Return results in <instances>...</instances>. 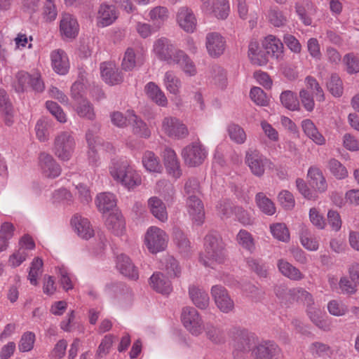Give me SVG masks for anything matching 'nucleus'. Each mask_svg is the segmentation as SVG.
I'll return each instance as SVG.
<instances>
[{
	"mask_svg": "<svg viewBox=\"0 0 359 359\" xmlns=\"http://www.w3.org/2000/svg\"><path fill=\"white\" fill-rule=\"evenodd\" d=\"M288 293L294 301L302 302L306 306L307 316L317 327L325 332L331 330V323L325 318V313L320 308L315 304L311 293L300 287L292 288Z\"/></svg>",
	"mask_w": 359,
	"mask_h": 359,
	"instance_id": "nucleus-1",
	"label": "nucleus"
},
{
	"mask_svg": "<svg viewBox=\"0 0 359 359\" xmlns=\"http://www.w3.org/2000/svg\"><path fill=\"white\" fill-rule=\"evenodd\" d=\"M109 172L115 181L128 190L133 189L142 184L140 172L125 158L112 161Z\"/></svg>",
	"mask_w": 359,
	"mask_h": 359,
	"instance_id": "nucleus-2",
	"label": "nucleus"
},
{
	"mask_svg": "<svg viewBox=\"0 0 359 359\" xmlns=\"http://www.w3.org/2000/svg\"><path fill=\"white\" fill-rule=\"evenodd\" d=\"M224 243L216 233H209L204 238V252L200 256V262L205 266L214 268L225 260Z\"/></svg>",
	"mask_w": 359,
	"mask_h": 359,
	"instance_id": "nucleus-3",
	"label": "nucleus"
},
{
	"mask_svg": "<svg viewBox=\"0 0 359 359\" xmlns=\"http://www.w3.org/2000/svg\"><path fill=\"white\" fill-rule=\"evenodd\" d=\"M75 145L73 133L61 131L57 133L54 140V154L60 160L68 161L74 151Z\"/></svg>",
	"mask_w": 359,
	"mask_h": 359,
	"instance_id": "nucleus-4",
	"label": "nucleus"
},
{
	"mask_svg": "<svg viewBox=\"0 0 359 359\" xmlns=\"http://www.w3.org/2000/svg\"><path fill=\"white\" fill-rule=\"evenodd\" d=\"M181 154L187 165L196 167L205 161L208 156V151L200 142H195L187 145Z\"/></svg>",
	"mask_w": 359,
	"mask_h": 359,
	"instance_id": "nucleus-5",
	"label": "nucleus"
},
{
	"mask_svg": "<svg viewBox=\"0 0 359 359\" xmlns=\"http://www.w3.org/2000/svg\"><path fill=\"white\" fill-rule=\"evenodd\" d=\"M168 241L166 233L157 226H150L145 234V245L153 254L163 251L167 247Z\"/></svg>",
	"mask_w": 359,
	"mask_h": 359,
	"instance_id": "nucleus-6",
	"label": "nucleus"
},
{
	"mask_svg": "<svg viewBox=\"0 0 359 359\" xmlns=\"http://www.w3.org/2000/svg\"><path fill=\"white\" fill-rule=\"evenodd\" d=\"M181 318L183 325L191 334L198 336L202 333L204 329L203 320L194 308H184Z\"/></svg>",
	"mask_w": 359,
	"mask_h": 359,
	"instance_id": "nucleus-7",
	"label": "nucleus"
},
{
	"mask_svg": "<svg viewBox=\"0 0 359 359\" xmlns=\"http://www.w3.org/2000/svg\"><path fill=\"white\" fill-rule=\"evenodd\" d=\"M162 130L170 137L184 139L189 135V130L185 124L175 117H165L162 121Z\"/></svg>",
	"mask_w": 359,
	"mask_h": 359,
	"instance_id": "nucleus-8",
	"label": "nucleus"
},
{
	"mask_svg": "<svg viewBox=\"0 0 359 359\" xmlns=\"http://www.w3.org/2000/svg\"><path fill=\"white\" fill-rule=\"evenodd\" d=\"M59 31L63 39H74L78 36L79 32V25L76 18L70 13H62Z\"/></svg>",
	"mask_w": 359,
	"mask_h": 359,
	"instance_id": "nucleus-9",
	"label": "nucleus"
},
{
	"mask_svg": "<svg viewBox=\"0 0 359 359\" xmlns=\"http://www.w3.org/2000/svg\"><path fill=\"white\" fill-rule=\"evenodd\" d=\"M178 50L175 48L170 40L164 37L157 39L154 43V52L156 55L159 60L169 65H173Z\"/></svg>",
	"mask_w": 359,
	"mask_h": 359,
	"instance_id": "nucleus-10",
	"label": "nucleus"
},
{
	"mask_svg": "<svg viewBox=\"0 0 359 359\" xmlns=\"http://www.w3.org/2000/svg\"><path fill=\"white\" fill-rule=\"evenodd\" d=\"M225 38L219 32H209L205 36V47L208 55L214 58L220 57L225 51Z\"/></svg>",
	"mask_w": 359,
	"mask_h": 359,
	"instance_id": "nucleus-11",
	"label": "nucleus"
},
{
	"mask_svg": "<svg viewBox=\"0 0 359 359\" xmlns=\"http://www.w3.org/2000/svg\"><path fill=\"white\" fill-rule=\"evenodd\" d=\"M245 161L252 173L257 177L264 175L266 165L269 162V160L256 149H249L246 152Z\"/></svg>",
	"mask_w": 359,
	"mask_h": 359,
	"instance_id": "nucleus-12",
	"label": "nucleus"
},
{
	"mask_svg": "<svg viewBox=\"0 0 359 359\" xmlns=\"http://www.w3.org/2000/svg\"><path fill=\"white\" fill-rule=\"evenodd\" d=\"M39 165L42 175L46 178L54 179L61 174L60 165L49 154L42 152L39 154Z\"/></svg>",
	"mask_w": 359,
	"mask_h": 359,
	"instance_id": "nucleus-13",
	"label": "nucleus"
},
{
	"mask_svg": "<svg viewBox=\"0 0 359 359\" xmlns=\"http://www.w3.org/2000/svg\"><path fill=\"white\" fill-rule=\"evenodd\" d=\"M211 294L217 308L223 313H228L234 309V302L227 290L222 285H214L211 288Z\"/></svg>",
	"mask_w": 359,
	"mask_h": 359,
	"instance_id": "nucleus-14",
	"label": "nucleus"
},
{
	"mask_svg": "<svg viewBox=\"0 0 359 359\" xmlns=\"http://www.w3.org/2000/svg\"><path fill=\"white\" fill-rule=\"evenodd\" d=\"M103 81L110 85L120 84L123 81V74L114 62H104L100 66Z\"/></svg>",
	"mask_w": 359,
	"mask_h": 359,
	"instance_id": "nucleus-15",
	"label": "nucleus"
},
{
	"mask_svg": "<svg viewBox=\"0 0 359 359\" xmlns=\"http://www.w3.org/2000/svg\"><path fill=\"white\" fill-rule=\"evenodd\" d=\"M255 359H281L280 348L273 341H266L256 346L252 351Z\"/></svg>",
	"mask_w": 359,
	"mask_h": 359,
	"instance_id": "nucleus-16",
	"label": "nucleus"
},
{
	"mask_svg": "<svg viewBox=\"0 0 359 359\" xmlns=\"http://www.w3.org/2000/svg\"><path fill=\"white\" fill-rule=\"evenodd\" d=\"M200 196L187 197V207L194 224L201 226L205 219L204 208Z\"/></svg>",
	"mask_w": 359,
	"mask_h": 359,
	"instance_id": "nucleus-17",
	"label": "nucleus"
},
{
	"mask_svg": "<svg viewBox=\"0 0 359 359\" xmlns=\"http://www.w3.org/2000/svg\"><path fill=\"white\" fill-rule=\"evenodd\" d=\"M50 61L53 69L60 75H65L69 69V61L65 50L56 49L50 53Z\"/></svg>",
	"mask_w": 359,
	"mask_h": 359,
	"instance_id": "nucleus-18",
	"label": "nucleus"
},
{
	"mask_svg": "<svg viewBox=\"0 0 359 359\" xmlns=\"http://www.w3.org/2000/svg\"><path fill=\"white\" fill-rule=\"evenodd\" d=\"M164 164L170 175L177 179L182 175L180 161L175 151L169 147H165L163 151Z\"/></svg>",
	"mask_w": 359,
	"mask_h": 359,
	"instance_id": "nucleus-19",
	"label": "nucleus"
},
{
	"mask_svg": "<svg viewBox=\"0 0 359 359\" xmlns=\"http://www.w3.org/2000/svg\"><path fill=\"white\" fill-rule=\"evenodd\" d=\"M177 22L185 32L192 33L196 27V19L192 11L187 7H181L177 13Z\"/></svg>",
	"mask_w": 359,
	"mask_h": 359,
	"instance_id": "nucleus-20",
	"label": "nucleus"
},
{
	"mask_svg": "<svg viewBox=\"0 0 359 359\" xmlns=\"http://www.w3.org/2000/svg\"><path fill=\"white\" fill-rule=\"evenodd\" d=\"M71 224L79 236L88 240L94 236V230L87 218L76 215L71 219Z\"/></svg>",
	"mask_w": 359,
	"mask_h": 359,
	"instance_id": "nucleus-21",
	"label": "nucleus"
},
{
	"mask_svg": "<svg viewBox=\"0 0 359 359\" xmlns=\"http://www.w3.org/2000/svg\"><path fill=\"white\" fill-rule=\"evenodd\" d=\"M262 45L266 54L272 58L277 60L283 58V44L279 39L273 35H269L264 39Z\"/></svg>",
	"mask_w": 359,
	"mask_h": 359,
	"instance_id": "nucleus-22",
	"label": "nucleus"
},
{
	"mask_svg": "<svg viewBox=\"0 0 359 359\" xmlns=\"http://www.w3.org/2000/svg\"><path fill=\"white\" fill-rule=\"evenodd\" d=\"M116 268L123 276L137 280L139 278V273L137 268L132 263L130 259L125 255H120L116 258Z\"/></svg>",
	"mask_w": 359,
	"mask_h": 359,
	"instance_id": "nucleus-23",
	"label": "nucleus"
},
{
	"mask_svg": "<svg viewBox=\"0 0 359 359\" xmlns=\"http://www.w3.org/2000/svg\"><path fill=\"white\" fill-rule=\"evenodd\" d=\"M147 205L151 215L161 222L168 220V215L165 203L157 196H152L147 201Z\"/></svg>",
	"mask_w": 359,
	"mask_h": 359,
	"instance_id": "nucleus-24",
	"label": "nucleus"
},
{
	"mask_svg": "<svg viewBox=\"0 0 359 359\" xmlns=\"http://www.w3.org/2000/svg\"><path fill=\"white\" fill-rule=\"evenodd\" d=\"M118 18V12L114 6L102 4L97 12V22L102 27L111 25Z\"/></svg>",
	"mask_w": 359,
	"mask_h": 359,
	"instance_id": "nucleus-25",
	"label": "nucleus"
},
{
	"mask_svg": "<svg viewBox=\"0 0 359 359\" xmlns=\"http://www.w3.org/2000/svg\"><path fill=\"white\" fill-rule=\"evenodd\" d=\"M144 92L151 100L160 107L168 105V99L164 92L154 82L150 81L144 86Z\"/></svg>",
	"mask_w": 359,
	"mask_h": 359,
	"instance_id": "nucleus-26",
	"label": "nucleus"
},
{
	"mask_svg": "<svg viewBox=\"0 0 359 359\" xmlns=\"http://www.w3.org/2000/svg\"><path fill=\"white\" fill-rule=\"evenodd\" d=\"M0 111L7 126H11L14 122V111L7 93L0 89Z\"/></svg>",
	"mask_w": 359,
	"mask_h": 359,
	"instance_id": "nucleus-27",
	"label": "nucleus"
},
{
	"mask_svg": "<svg viewBox=\"0 0 359 359\" xmlns=\"http://www.w3.org/2000/svg\"><path fill=\"white\" fill-rule=\"evenodd\" d=\"M150 285L157 292L168 294L172 291L170 280L161 272L154 273L150 278Z\"/></svg>",
	"mask_w": 359,
	"mask_h": 359,
	"instance_id": "nucleus-28",
	"label": "nucleus"
},
{
	"mask_svg": "<svg viewBox=\"0 0 359 359\" xmlns=\"http://www.w3.org/2000/svg\"><path fill=\"white\" fill-rule=\"evenodd\" d=\"M189 294L193 304L200 309H205L210 302L208 294L195 285L189 287Z\"/></svg>",
	"mask_w": 359,
	"mask_h": 359,
	"instance_id": "nucleus-29",
	"label": "nucleus"
},
{
	"mask_svg": "<svg viewBox=\"0 0 359 359\" xmlns=\"http://www.w3.org/2000/svg\"><path fill=\"white\" fill-rule=\"evenodd\" d=\"M302 127L305 135L318 145H324L326 142L325 137L318 131V128L310 119H305L302 122Z\"/></svg>",
	"mask_w": 359,
	"mask_h": 359,
	"instance_id": "nucleus-30",
	"label": "nucleus"
},
{
	"mask_svg": "<svg viewBox=\"0 0 359 359\" xmlns=\"http://www.w3.org/2000/svg\"><path fill=\"white\" fill-rule=\"evenodd\" d=\"M277 266L283 276L292 280L299 281L304 278V275L299 269L285 259H279L277 263Z\"/></svg>",
	"mask_w": 359,
	"mask_h": 359,
	"instance_id": "nucleus-31",
	"label": "nucleus"
},
{
	"mask_svg": "<svg viewBox=\"0 0 359 359\" xmlns=\"http://www.w3.org/2000/svg\"><path fill=\"white\" fill-rule=\"evenodd\" d=\"M174 64L179 65L182 70L189 76L196 74L197 70L194 62L191 58L182 50H178L175 55Z\"/></svg>",
	"mask_w": 359,
	"mask_h": 359,
	"instance_id": "nucleus-32",
	"label": "nucleus"
},
{
	"mask_svg": "<svg viewBox=\"0 0 359 359\" xmlns=\"http://www.w3.org/2000/svg\"><path fill=\"white\" fill-rule=\"evenodd\" d=\"M310 184L318 192H325L327 189L326 180L322 171L317 167H311L308 170Z\"/></svg>",
	"mask_w": 359,
	"mask_h": 359,
	"instance_id": "nucleus-33",
	"label": "nucleus"
},
{
	"mask_svg": "<svg viewBox=\"0 0 359 359\" xmlns=\"http://www.w3.org/2000/svg\"><path fill=\"white\" fill-rule=\"evenodd\" d=\"M106 292L111 297L119 299H130L132 292L122 283H111L105 287Z\"/></svg>",
	"mask_w": 359,
	"mask_h": 359,
	"instance_id": "nucleus-34",
	"label": "nucleus"
},
{
	"mask_svg": "<svg viewBox=\"0 0 359 359\" xmlns=\"http://www.w3.org/2000/svg\"><path fill=\"white\" fill-rule=\"evenodd\" d=\"M105 225L109 230L111 231L114 234L119 236L124 231L125 221L120 212H112L109 214L106 218Z\"/></svg>",
	"mask_w": 359,
	"mask_h": 359,
	"instance_id": "nucleus-35",
	"label": "nucleus"
},
{
	"mask_svg": "<svg viewBox=\"0 0 359 359\" xmlns=\"http://www.w3.org/2000/svg\"><path fill=\"white\" fill-rule=\"evenodd\" d=\"M128 122L132 125L134 134L144 138H148L151 135V131L141 118L133 112H128Z\"/></svg>",
	"mask_w": 359,
	"mask_h": 359,
	"instance_id": "nucleus-36",
	"label": "nucleus"
},
{
	"mask_svg": "<svg viewBox=\"0 0 359 359\" xmlns=\"http://www.w3.org/2000/svg\"><path fill=\"white\" fill-rule=\"evenodd\" d=\"M149 20L153 22L155 28L159 29L169 18L168 9L165 6H156L149 12Z\"/></svg>",
	"mask_w": 359,
	"mask_h": 359,
	"instance_id": "nucleus-37",
	"label": "nucleus"
},
{
	"mask_svg": "<svg viewBox=\"0 0 359 359\" xmlns=\"http://www.w3.org/2000/svg\"><path fill=\"white\" fill-rule=\"evenodd\" d=\"M96 204L100 211L105 213L116 205L115 196L111 193H101L97 195Z\"/></svg>",
	"mask_w": 359,
	"mask_h": 359,
	"instance_id": "nucleus-38",
	"label": "nucleus"
},
{
	"mask_svg": "<svg viewBox=\"0 0 359 359\" xmlns=\"http://www.w3.org/2000/svg\"><path fill=\"white\" fill-rule=\"evenodd\" d=\"M77 114L83 118L93 121L95 118V112L93 104L86 99L81 100L76 105Z\"/></svg>",
	"mask_w": 359,
	"mask_h": 359,
	"instance_id": "nucleus-39",
	"label": "nucleus"
},
{
	"mask_svg": "<svg viewBox=\"0 0 359 359\" xmlns=\"http://www.w3.org/2000/svg\"><path fill=\"white\" fill-rule=\"evenodd\" d=\"M163 84L166 90L171 94L176 95L180 93L181 81L172 71H168L165 73Z\"/></svg>",
	"mask_w": 359,
	"mask_h": 359,
	"instance_id": "nucleus-40",
	"label": "nucleus"
},
{
	"mask_svg": "<svg viewBox=\"0 0 359 359\" xmlns=\"http://www.w3.org/2000/svg\"><path fill=\"white\" fill-rule=\"evenodd\" d=\"M255 201L259 210L267 215H272L276 212V207L273 201L262 193H258L255 196Z\"/></svg>",
	"mask_w": 359,
	"mask_h": 359,
	"instance_id": "nucleus-41",
	"label": "nucleus"
},
{
	"mask_svg": "<svg viewBox=\"0 0 359 359\" xmlns=\"http://www.w3.org/2000/svg\"><path fill=\"white\" fill-rule=\"evenodd\" d=\"M236 240L238 244L250 252H252L255 249V244L252 234L245 229L239 231L236 236Z\"/></svg>",
	"mask_w": 359,
	"mask_h": 359,
	"instance_id": "nucleus-42",
	"label": "nucleus"
},
{
	"mask_svg": "<svg viewBox=\"0 0 359 359\" xmlns=\"http://www.w3.org/2000/svg\"><path fill=\"white\" fill-rule=\"evenodd\" d=\"M142 163L149 172H159L162 168L158 158L152 151H148L144 154Z\"/></svg>",
	"mask_w": 359,
	"mask_h": 359,
	"instance_id": "nucleus-43",
	"label": "nucleus"
},
{
	"mask_svg": "<svg viewBox=\"0 0 359 359\" xmlns=\"http://www.w3.org/2000/svg\"><path fill=\"white\" fill-rule=\"evenodd\" d=\"M205 334L208 339L215 344H220L224 341V332L219 327L211 323H207L204 327Z\"/></svg>",
	"mask_w": 359,
	"mask_h": 359,
	"instance_id": "nucleus-44",
	"label": "nucleus"
},
{
	"mask_svg": "<svg viewBox=\"0 0 359 359\" xmlns=\"http://www.w3.org/2000/svg\"><path fill=\"white\" fill-rule=\"evenodd\" d=\"M282 104L289 110L299 109V102L295 94L290 90L283 91L280 96Z\"/></svg>",
	"mask_w": 359,
	"mask_h": 359,
	"instance_id": "nucleus-45",
	"label": "nucleus"
},
{
	"mask_svg": "<svg viewBox=\"0 0 359 359\" xmlns=\"http://www.w3.org/2000/svg\"><path fill=\"white\" fill-rule=\"evenodd\" d=\"M230 11L229 4L227 0H215L212 7L213 15L218 19H225L229 15Z\"/></svg>",
	"mask_w": 359,
	"mask_h": 359,
	"instance_id": "nucleus-46",
	"label": "nucleus"
},
{
	"mask_svg": "<svg viewBox=\"0 0 359 359\" xmlns=\"http://www.w3.org/2000/svg\"><path fill=\"white\" fill-rule=\"evenodd\" d=\"M327 87L330 93L334 97H339L343 94L342 81L337 74H332L327 83Z\"/></svg>",
	"mask_w": 359,
	"mask_h": 359,
	"instance_id": "nucleus-47",
	"label": "nucleus"
},
{
	"mask_svg": "<svg viewBox=\"0 0 359 359\" xmlns=\"http://www.w3.org/2000/svg\"><path fill=\"white\" fill-rule=\"evenodd\" d=\"M271 232L274 238L283 242H287L290 240V233L285 224L276 223L271 225Z\"/></svg>",
	"mask_w": 359,
	"mask_h": 359,
	"instance_id": "nucleus-48",
	"label": "nucleus"
},
{
	"mask_svg": "<svg viewBox=\"0 0 359 359\" xmlns=\"http://www.w3.org/2000/svg\"><path fill=\"white\" fill-rule=\"evenodd\" d=\"M328 168L331 173L337 179H344L348 176L346 168L335 158H331L328 161Z\"/></svg>",
	"mask_w": 359,
	"mask_h": 359,
	"instance_id": "nucleus-49",
	"label": "nucleus"
},
{
	"mask_svg": "<svg viewBox=\"0 0 359 359\" xmlns=\"http://www.w3.org/2000/svg\"><path fill=\"white\" fill-rule=\"evenodd\" d=\"M305 82L306 85V89L312 91L318 101H323L325 99L324 93L316 79L312 76H308L305 79Z\"/></svg>",
	"mask_w": 359,
	"mask_h": 359,
	"instance_id": "nucleus-50",
	"label": "nucleus"
},
{
	"mask_svg": "<svg viewBox=\"0 0 359 359\" xmlns=\"http://www.w3.org/2000/svg\"><path fill=\"white\" fill-rule=\"evenodd\" d=\"M296 12L302 22L306 25H311L312 23L311 15H314L316 12V8L313 5L307 4V11L301 6H296Z\"/></svg>",
	"mask_w": 359,
	"mask_h": 359,
	"instance_id": "nucleus-51",
	"label": "nucleus"
},
{
	"mask_svg": "<svg viewBox=\"0 0 359 359\" xmlns=\"http://www.w3.org/2000/svg\"><path fill=\"white\" fill-rule=\"evenodd\" d=\"M174 242L181 253H186L189 252L190 248V242L185 234L178 229H176L174 231Z\"/></svg>",
	"mask_w": 359,
	"mask_h": 359,
	"instance_id": "nucleus-52",
	"label": "nucleus"
},
{
	"mask_svg": "<svg viewBox=\"0 0 359 359\" xmlns=\"http://www.w3.org/2000/svg\"><path fill=\"white\" fill-rule=\"evenodd\" d=\"M228 133L231 140L237 144H243L246 140L244 130L236 124H231L228 127Z\"/></svg>",
	"mask_w": 359,
	"mask_h": 359,
	"instance_id": "nucleus-53",
	"label": "nucleus"
},
{
	"mask_svg": "<svg viewBox=\"0 0 359 359\" xmlns=\"http://www.w3.org/2000/svg\"><path fill=\"white\" fill-rule=\"evenodd\" d=\"M327 310L334 316H343L348 311V306L342 302L337 300L330 301L327 304Z\"/></svg>",
	"mask_w": 359,
	"mask_h": 359,
	"instance_id": "nucleus-54",
	"label": "nucleus"
},
{
	"mask_svg": "<svg viewBox=\"0 0 359 359\" xmlns=\"http://www.w3.org/2000/svg\"><path fill=\"white\" fill-rule=\"evenodd\" d=\"M35 334L32 332H25L20 340L18 348L21 352H28L31 351L34 344Z\"/></svg>",
	"mask_w": 359,
	"mask_h": 359,
	"instance_id": "nucleus-55",
	"label": "nucleus"
},
{
	"mask_svg": "<svg viewBox=\"0 0 359 359\" xmlns=\"http://www.w3.org/2000/svg\"><path fill=\"white\" fill-rule=\"evenodd\" d=\"M184 196H201V187L196 178L191 177L187 180L184 187Z\"/></svg>",
	"mask_w": 359,
	"mask_h": 359,
	"instance_id": "nucleus-56",
	"label": "nucleus"
},
{
	"mask_svg": "<svg viewBox=\"0 0 359 359\" xmlns=\"http://www.w3.org/2000/svg\"><path fill=\"white\" fill-rule=\"evenodd\" d=\"M43 266V261L41 259L36 257L34 259L32 262L31 263L30 269L28 274V279L30 281V283L33 285H36L37 277L40 273V269Z\"/></svg>",
	"mask_w": 359,
	"mask_h": 359,
	"instance_id": "nucleus-57",
	"label": "nucleus"
},
{
	"mask_svg": "<svg viewBox=\"0 0 359 359\" xmlns=\"http://www.w3.org/2000/svg\"><path fill=\"white\" fill-rule=\"evenodd\" d=\"M268 18L271 24L277 27L284 26L287 22L286 17L283 14L282 11L276 8H271L269 10Z\"/></svg>",
	"mask_w": 359,
	"mask_h": 359,
	"instance_id": "nucleus-58",
	"label": "nucleus"
},
{
	"mask_svg": "<svg viewBox=\"0 0 359 359\" xmlns=\"http://www.w3.org/2000/svg\"><path fill=\"white\" fill-rule=\"evenodd\" d=\"M46 109L60 123L67 121V116L62 109L53 101H47L46 102Z\"/></svg>",
	"mask_w": 359,
	"mask_h": 359,
	"instance_id": "nucleus-59",
	"label": "nucleus"
},
{
	"mask_svg": "<svg viewBox=\"0 0 359 359\" xmlns=\"http://www.w3.org/2000/svg\"><path fill=\"white\" fill-rule=\"evenodd\" d=\"M300 240L302 245L308 250L316 251L318 249V241L315 238L311 237L306 230L302 231Z\"/></svg>",
	"mask_w": 359,
	"mask_h": 359,
	"instance_id": "nucleus-60",
	"label": "nucleus"
},
{
	"mask_svg": "<svg viewBox=\"0 0 359 359\" xmlns=\"http://www.w3.org/2000/svg\"><path fill=\"white\" fill-rule=\"evenodd\" d=\"M137 60L135 51L133 48H128L124 54L122 61V67L126 71H131L136 66Z\"/></svg>",
	"mask_w": 359,
	"mask_h": 359,
	"instance_id": "nucleus-61",
	"label": "nucleus"
},
{
	"mask_svg": "<svg viewBox=\"0 0 359 359\" xmlns=\"http://www.w3.org/2000/svg\"><path fill=\"white\" fill-rule=\"evenodd\" d=\"M309 349L315 357H323L327 355L330 352V347L327 344L320 341L312 343Z\"/></svg>",
	"mask_w": 359,
	"mask_h": 359,
	"instance_id": "nucleus-62",
	"label": "nucleus"
},
{
	"mask_svg": "<svg viewBox=\"0 0 359 359\" xmlns=\"http://www.w3.org/2000/svg\"><path fill=\"white\" fill-rule=\"evenodd\" d=\"M165 268L170 277H177L181 273V267L173 257L169 256L165 259Z\"/></svg>",
	"mask_w": 359,
	"mask_h": 359,
	"instance_id": "nucleus-63",
	"label": "nucleus"
},
{
	"mask_svg": "<svg viewBox=\"0 0 359 359\" xmlns=\"http://www.w3.org/2000/svg\"><path fill=\"white\" fill-rule=\"evenodd\" d=\"M346 66V71L348 74H355L359 72V60L353 53H348L343 59Z\"/></svg>",
	"mask_w": 359,
	"mask_h": 359,
	"instance_id": "nucleus-64",
	"label": "nucleus"
}]
</instances>
